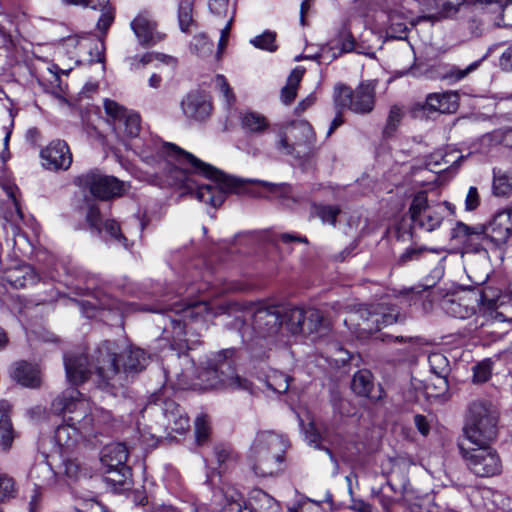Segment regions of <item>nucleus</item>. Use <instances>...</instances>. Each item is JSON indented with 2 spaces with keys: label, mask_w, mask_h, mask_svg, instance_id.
<instances>
[{
  "label": "nucleus",
  "mask_w": 512,
  "mask_h": 512,
  "mask_svg": "<svg viewBox=\"0 0 512 512\" xmlns=\"http://www.w3.org/2000/svg\"><path fill=\"white\" fill-rule=\"evenodd\" d=\"M288 442L272 431L258 432L248 456L253 472L260 477L278 475L282 471Z\"/></svg>",
  "instance_id": "20e7f679"
},
{
  "label": "nucleus",
  "mask_w": 512,
  "mask_h": 512,
  "mask_svg": "<svg viewBox=\"0 0 512 512\" xmlns=\"http://www.w3.org/2000/svg\"><path fill=\"white\" fill-rule=\"evenodd\" d=\"M276 33L272 31H265L261 35L256 36L250 40V43L258 49L275 52L277 45L275 43Z\"/></svg>",
  "instance_id": "79ce46f5"
},
{
  "label": "nucleus",
  "mask_w": 512,
  "mask_h": 512,
  "mask_svg": "<svg viewBox=\"0 0 512 512\" xmlns=\"http://www.w3.org/2000/svg\"><path fill=\"white\" fill-rule=\"evenodd\" d=\"M354 318L362 320V323L358 324L361 332L372 335L384 327L403 322L405 315L401 314L395 305L379 302L359 305L352 313L350 320Z\"/></svg>",
  "instance_id": "1a4fd4ad"
},
{
  "label": "nucleus",
  "mask_w": 512,
  "mask_h": 512,
  "mask_svg": "<svg viewBox=\"0 0 512 512\" xmlns=\"http://www.w3.org/2000/svg\"><path fill=\"white\" fill-rule=\"evenodd\" d=\"M43 167L50 171L67 170L72 164V153L64 140H54L41 150Z\"/></svg>",
  "instance_id": "6ab92c4d"
},
{
  "label": "nucleus",
  "mask_w": 512,
  "mask_h": 512,
  "mask_svg": "<svg viewBox=\"0 0 512 512\" xmlns=\"http://www.w3.org/2000/svg\"><path fill=\"white\" fill-rule=\"evenodd\" d=\"M68 381L73 385L83 384L90 376L88 359L84 354H70L64 357Z\"/></svg>",
  "instance_id": "412c9836"
},
{
  "label": "nucleus",
  "mask_w": 512,
  "mask_h": 512,
  "mask_svg": "<svg viewBox=\"0 0 512 512\" xmlns=\"http://www.w3.org/2000/svg\"><path fill=\"white\" fill-rule=\"evenodd\" d=\"M414 424L418 431L423 435L427 436L430 431V424L424 415L417 414L414 416Z\"/></svg>",
  "instance_id": "0e129e2a"
},
{
  "label": "nucleus",
  "mask_w": 512,
  "mask_h": 512,
  "mask_svg": "<svg viewBox=\"0 0 512 512\" xmlns=\"http://www.w3.org/2000/svg\"><path fill=\"white\" fill-rule=\"evenodd\" d=\"M134 35L143 48H149L163 41L166 34L158 31V23L148 10L141 11L130 23Z\"/></svg>",
  "instance_id": "a211bd4d"
},
{
  "label": "nucleus",
  "mask_w": 512,
  "mask_h": 512,
  "mask_svg": "<svg viewBox=\"0 0 512 512\" xmlns=\"http://www.w3.org/2000/svg\"><path fill=\"white\" fill-rule=\"evenodd\" d=\"M215 84L225 98L227 107L231 108L236 102V96L226 78L221 74L216 75Z\"/></svg>",
  "instance_id": "8fccbe9b"
},
{
  "label": "nucleus",
  "mask_w": 512,
  "mask_h": 512,
  "mask_svg": "<svg viewBox=\"0 0 512 512\" xmlns=\"http://www.w3.org/2000/svg\"><path fill=\"white\" fill-rule=\"evenodd\" d=\"M493 362L491 359H484L473 367V381L484 383L489 380L492 373Z\"/></svg>",
  "instance_id": "de8ad7c7"
},
{
  "label": "nucleus",
  "mask_w": 512,
  "mask_h": 512,
  "mask_svg": "<svg viewBox=\"0 0 512 512\" xmlns=\"http://www.w3.org/2000/svg\"><path fill=\"white\" fill-rule=\"evenodd\" d=\"M341 210L336 205H314V213L324 223L335 225L337 216Z\"/></svg>",
  "instance_id": "37998d69"
},
{
  "label": "nucleus",
  "mask_w": 512,
  "mask_h": 512,
  "mask_svg": "<svg viewBox=\"0 0 512 512\" xmlns=\"http://www.w3.org/2000/svg\"><path fill=\"white\" fill-rule=\"evenodd\" d=\"M150 356L139 347L130 346L122 354L115 342L104 341L94 351L92 363L95 383L105 393L116 398L129 395V384L146 369Z\"/></svg>",
  "instance_id": "f03ea898"
},
{
  "label": "nucleus",
  "mask_w": 512,
  "mask_h": 512,
  "mask_svg": "<svg viewBox=\"0 0 512 512\" xmlns=\"http://www.w3.org/2000/svg\"><path fill=\"white\" fill-rule=\"evenodd\" d=\"M451 239L462 244V254H478L489 257L490 245L486 243L485 230L482 225L469 226L457 221L451 229Z\"/></svg>",
  "instance_id": "2eb2a0df"
},
{
  "label": "nucleus",
  "mask_w": 512,
  "mask_h": 512,
  "mask_svg": "<svg viewBox=\"0 0 512 512\" xmlns=\"http://www.w3.org/2000/svg\"><path fill=\"white\" fill-rule=\"evenodd\" d=\"M105 481L113 486H122L130 475V470L126 465L116 467H106Z\"/></svg>",
  "instance_id": "4c0bfd02"
},
{
  "label": "nucleus",
  "mask_w": 512,
  "mask_h": 512,
  "mask_svg": "<svg viewBox=\"0 0 512 512\" xmlns=\"http://www.w3.org/2000/svg\"><path fill=\"white\" fill-rule=\"evenodd\" d=\"M331 326L327 319L324 318L320 310L315 308L305 309V320L303 321V334L319 337L325 336L330 331Z\"/></svg>",
  "instance_id": "393cba45"
},
{
  "label": "nucleus",
  "mask_w": 512,
  "mask_h": 512,
  "mask_svg": "<svg viewBox=\"0 0 512 512\" xmlns=\"http://www.w3.org/2000/svg\"><path fill=\"white\" fill-rule=\"evenodd\" d=\"M499 66L503 71H512V44L509 45L499 58Z\"/></svg>",
  "instance_id": "e2e57ef3"
},
{
  "label": "nucleus",
  "mask_w": 512,
  "mask_h": 512,
  "mask_svg": "<svg viewBox=\"0 0 512 512\" xmlns=\"http://www.w3.org/2000/svg\"><path fill=\"white\" fill-rule=\"evenodd\" d=\"M74 183L82 189L88 190L92 196L109 200L122 196L128 189L125 182L118 178L102 173L100 170H90L75 178Z\"/></svg>",
  "instance_id": "9b49d317"
},
{
  "label": "nucleus",
  "mask_w": 512,
  "mask_h": 512,
  "mask_svg": "<svg viewBox=\"0 0 512 512\" xmlns=\"http://www.w3.org/2000/svg\"><path fill=\"white\" fill-rule=\"evenodd\" d=\"M448 376H438L434 375V378L430 379V384L428 385V389L432 392V395L435 397H439L444 395L448 391Z\"/></svg>",
  "instance_id": "603ef678"
},
{
  "label": "nucleus",
  "mask_w": 512,
  "mask_h": 512,
  "mask_svg": "<svg viewBox=\"0 0 512 512\" xmlns=\"http://www.w3.org/2000/svg\"><path fill=\"white\" fill-rule=\"evenodd\" d=\"M214 457L218 464V473L225 472L230 464L237 461V456L232 452L230 447L223 444L216 445L213 450Z\"/></svg>",
  "instance_id": "f704fd0d"
},
{
  "label": "nucleus",
  "mask_w": 512,
  "mask_h": 512,
  "mask_svg": "<svg viewBox=\"0 0 512 512\" xmlns=\"http://www.w3.org/2000/svg\"><path fill=\"white\" fill-rule=\"evenodd\" d=\"M459 105L457 92L431 93L426 97L425 107L429 111L440 113H454Z\"/></svg>",
  "instance_id": "b1692460"
},
{
  "label": "nucleus",
  "mask_w": 512,
  "mask_h": 512,
  "mask_svg": "<svg viewBox=\"0 0 512 512\" xmlns=\"http://www.w3.org/2000/svg\"><path fill=\"white\" fill-rule=\"evenodd\" d=\"M457 447L466 467L478 477H493L501 473L502 462L490 444H469L458 440Z\"/></svg>",
  "instance_id": "6e6552de"
},
{
  "label": "nucleus",
  "mask_w": 512,
  "mask_h": 512,
  "mask_svg": "<svg viewBox=\"0 0 512 512\" xmlns=\"http://www.w3.org/2000/svg\"><path fill=\"white\" fill-rule=\"evenodd\" d=\"M101 15L97 21V28L99 31L104 34L108 31L109 27L112 25L115 19V9L113 7L104 8V10H100Z\"/></svg>",
  "instance_id": "5fc2aeb1"
},
{
  "label": "nucleus",
  "mask_w": 512,
  "mask_h": 512,
  "mask_svg": "<svg viewBox=\"0 0 512 512\" xmlns=\"http://www.w3.org/2000/svg\"><path fill=\"white\" fill-rule=\"evenodd\" d=\"M499 415L485 400H474L467 408L462 429L463 439L469 444H490L497 436Z\"/></svg>",
  "instance_id": "39448f33"
},
{
  "label": "nucleus",
  "mask_w": 512,
  "mask_h": 512,
  "mask_svg": "<svg viewBox=\"0 0 512 512\" xmlns=\"http://www.w3.org/2000/svg\"><path fill=\"white\" fill-rule=\"evenodd\" d=\"M194 4L191 0H181L178 4L177 19L181 32L190 34L197 29L198 23L194 18Z\"/></svg>",
  "instance_id": "c756f323"
},
{
  "label": "nucleus",
  "mask_w": 512,
  "mask_h": 512,
  "mask_svg": "<svg viewBox=\"0 0 512 512\" xmlns=\"http://www.w3.org/2000/svg\"><path fill=\"white\" fill-rule=\"evenodd\" d=\"M240 122L244 130L254 134L263 133L269 126L268 120L264 115L253 111L242 113Z\"/></svg>",
  "instance_id": "2f4dec72"
},
{
  "label": "nucleus",
  "mask_w": 512,
  "mask_h": 512,
  "mask_svg": "<svg viewBox=\"0 0 512 512\" xmlns=\"http://www.w3.org/2000/svg\"><path fill=\"white\" fill-rule=\"evenodd\" d=\"M145 409L160 410L163 415L162 425L169 433H185L189 427V417L174 400L164 397L162 392H157L149 397Z\"/></svg>",
  "instance_id": "4468645a"
},
{
  "label": "nucleus",
  "mask_w": 512,
  "mask_h": 512,
  "mask_svg": "<svg viewBox=\"0 0 512 512\" xmlns=\"http://www.w3.org/2000/svg\"><path fill=\"white\" fill-rule=\"evenodd\" d=\"M445 214L443 204L429 203L426 192L417 193L409 207L412 222L411 228L416 227L432 232L440 227Z\"/></svg>",
  "instance_id": "ddd939ff"
},
{
  "label": "nucleus",
  "mask_w": 512,
  "mask_h": 512,
  "mask_svg": "<svg viewBox=\"0 0 512 512\" xmlns=\"http://www.w3.org/2000/svg\"><path fill=\"white\" fill-rule=\"evenodd\" d=\"M132 69H138L154 61V52H147L142 56H131L127 58Z\"/></svg>",
  "instance_id": "bf43d9fd"
},
{
  "label": "nucleus",
  "mask_w": 512,
  "mask_h": 512,
  "mask_svg": "<svg viewBox=\"0 0 512 512\" xmlns=\"http://www.w3.org/2000/svg\"><path fill=\"white\" fill-rule=\"evenodd\" d=\"M190 51L200 58H206L213 52V42H211L205 33L194 35L190 42Z\"/></svg>",
  "instance_id": "c9c22d12"
},
{
  "label": "nucleus",
  "mask_w": 512,
  "mask_h": 512,
  "mask_svg": "<svg viewBox=\"0 0 512 512\" xmlns=\"http://www.w3.org/2000/svg\"><path fill=\"white\" fill-rule=\"evenodd\" d=\"M375 80L362 81L354 90L344 84L334 87L335 108H346L356 114H368L374 109L376 95Z\"/></svg>",
  "instance_id": "9d476101"
},
{
  "label": "nucleus",
  "mask_w": 512,
  "mask_h": 512,
  "mask_svg": "<svg viewBox=\"0 0 512 512\" xmlns=\"http://www.w3.org/2000/svg\"><path fill=\"white\" fill-rule=\"evenodd\" d=\"M8 404L0 403V450L7 452L11 449L15 433L11 419L7 413Z\"/></svg>",
  "instance_id": "cd10ccee"
},
{
  "label": "nucleus",
  "mask_w": 512,
  "mask_h": 512,
  "mask_svg": "<svg viewBox=\"0 0 512 512\" xmlns=\"http://www.w3.org/2000/svg\"><path fill=\"white\" fill-rule=\"evenodd\" d=\"M128 449L123 443L108 445L101 456V463L105 467L126 465Z\"/></svg>",
  "instance_id": "7c9ffc66"
},
{
  "label": "nucleus",
  "mask_w": 512,
  "mask_h": 512,
  "mask_svg": "<svg viewBox=\"0 0 512 512\" xmlns=\"http://www.w3.org/2000/svg\"><path fill=\"white\" fill-rule=\"evenodd\" d=\"M233 354V349L218 352L207 366L198 369L193 385L201 390L231 389L254 393L252 382L236 373L230 361Z\"/></svg>",
  "instance_id": "7ed1b4c3"
},
{
  "label": "nucleus",
  "mask_w": 512,
  "mask_h": 512,
  "mask_svg": "<svg viewBox=\"0 0 512 512\" xmlns=\"http://www.w3.org/2000/svg\"><path fill=\"white\" fill-rule=\"evenodd\" d=\"M279 239L281 242H283L285 244H289L292 242H299V243H303V244L309 243V241L306 237L300 236L297 234H292V233H282L279 235Z\"/></svg>",
  "instance_id": "69168bd1"
},
{
  "label": "nucleus",
  "mask_w": 512,
  "mask_h": 512,
  "mask_svg": "<svg viewBox=\"0 0 512 512\" xmlns=\"http://www.w3.org/2000/svg\"><path fill=\"white\" fill-rule=\"evenodd\" d=\"M86 221L91 229L95 230L98 234L101 233V213L96 205H91L86 214Z\"/></svg>",
  "instance_id": "6e6d98bb"
},
{
  "label": "nucleus",
  "mask_w": 512,
  "mask_h": 512,
  "mask_svg": "<svg viewBox=\"0 0 512 512\" xmlns=\"http://www.w3.org/2000/svg\"><path fill=\"white\" fill-rule=\"evenodd\" d=\"M163 152L174 156L183 165H189L191 172L204 176L213 181L212 184L200 185L194 192V196L201 202L217 208L223 204L228 193L250 194L257 196L248 184H259L266 191L278 198H290L292 187L287 183H272L262 180H243L227 175L216 167L200 160L190 152L179 146L165 142L162 144Z\"/></svg>",
  "instance_id": "f257e3e1"
},
{
  "label": "nucleus",
  "mask_w": 512,
  "mask_h": 512,
  "mask_svg": "<svg viewBox=\"0 0 512 512\" xmlns=\"http://www.w3.org/2000/svg\"><path fill=\"white\" fill-rule=\"evenodd\" d=\"M340 50L342 53H349L355 49V39L350 32L344 31L340 34Z\"/></svg>",
  "instance_id": "680f3d73"
},
{
  "label": "nucleus",
  "mask_w": 512,
  "mask_h": 512,
  "mask_svg": "<svg viewBox=\"0 0 512 512\" xmlns=\"http://www.w3.org/2000/svg\"><path fill=\"white\" fill-rule=\"evenodd\" d=\"M315 134L307 121H292L275 128L274 147L283 156L297 160L310 156Z\"/></svg>",
  "instance_id": "423d86ee"
},
{
  "label": "nucleus",
  "mask_w": 512,
  "mask_h": 512,
  "mask_svg": "<svg viewBox=\"0 0 512 512\" xmlns=\"http://www.w3.org/2000/svg\"><path fill=\"white\" fill-rule=\"evenodd\" d=\"M480 204V196L476 187H470L465 199V209L467 211L475 210Z\"/></svg>",
  "instance_id": "052dcab7"
},
{
  "label": "nucleus",
  "mask_w": 512,
  "mask_h": 512,
  "mask_svg": "<svg viewBox=\"0 0 512 512\" xmlns=\"http://www.w3.org/2000/svg\"><path fill=\"white\" fill-rule=\"evenodd\" d=\"M82 394L73 388L66 389L51 403V410L56 415L75 413L68 418V425L75 430H86L92 425V417L85 414L86 404L80 398Z\"/></svg>",
  "instance_id": "f8f14e48"
},
{
  "label": "nucleus",
  "mask_w": 512,
  "mask_h": 512,
  "mask_svg": "<svg viewBox=\"0 0 512 512\" xmlns=\"http://www.w3.org/2000/svg\"><path fill=\"white\" fill-rule=\"evenodd\" d=\"M444 304L446 306V310L454 317L465 318L474 312L473 308H468L467 306L462 308L455 300H447Z\"/></svg>",
  "instance_id": "13d9d810"
},
{
  "label": "nucleus",
  "mask_w": 512,
  "mask_h": 512,
  "mask_svg": "<svg viewBox=\"0 0 512 512\" xmlns=\"http://www.w3.org/2000/svg\"><path fill=\"white\" fill-rule=\"evenodd\" d=\"M181 109L188 119L203 122L210 117L213 107L208 95L191 91L182 99Z\"/></svg>",
  "instance_id": "aec40b11"
},
{
  "label": "nucleus",
  "mask_w": 512,
  "mask_h": 512,
  "mask_svg": "<svg viewBox=\"0 0 512 512\" xmlns=\"http://www.w3.org/2000/svg\"><path fill=\"white\" fill-rule=\"evenodd\" d=\"M351 389L356 395L372 401L382 399L384 393L380 386L375 387L373 376L368 370H359L354 374L351 381Z\"/></svg>",
  "instance_id": "4be33fe9"
},
{
  "label": "nucleus",
  "mask_w": 512,
  "mask_h": 512,
  "mask_svg": "<svg viewBox=\"0 0 512 512\" xmlns=\"http://www.w3.org/2000/svg\"><path fill=\"white\" fill-rule=\"evenodd\" d=\"M244 505L242 502L237 500L227 501L226 505L221 509L220 512H244Z\"/></svg>",
  "instance_id": "774afa93"
},
{
  "label": "nucleus",
  "mask_w": 512,
  "mask_h": 512,
  "mask_svg": "<svg viewBox=\"0 0 512 512\" xmlns=\"http://www.w3.org/2000/svg\"><path fill=\"white\" fill-rule=\"evenodd\" d=\"M349 508L355 512H372V506L362 499H352Z\"/></svg>",
  "instance_id": "338daca9"
},
{
  "label": "nucleus",
  "mask_w": 512,
  "mask_h": 512,
  "mask_svg": "<svg viewBox=\"0 0 512 512\" xmlns=\"http://www.w3.org/2000/svg\"><path fill=\"white\" fill-rule=\"evenodd\" d=\"M281 320L283 321V326H285L290 333H301L303 332L305 309L281 306Z\"/></svg>",
  "instance_id": "c85d7f7f"
},
{
  "label": "nucleus",
  "mask_w": 512,
  "mask_h": 512,
  "mask_svg": "<svg viewBox=\"0 0 512 512\" xmlns=\"http://www.w3.org/2000/svg\"><path fill=\"white\" fill-rule=\"evenodd\" d=\"M402 118V109L396 105L392 106L387 117L386 125L383 129V135L385 137H392L396 132Z\"/></svg>",
  "instance_id": "a19ab883"
},
{
  "label": "nucleus",
  "mask_w": 512,
  "mask_h": 512,
  "mask_svg": "<svg viewBox=\"0 0 512 512\" xmlns=\"http://www.w3.org/2000/svg\"><path fill=\"white\" fill-rule=\"evenodd\" d=\"M435 3L442 16L450 17L458 12L466 0H436Z\"/></svg>",
  "instance_id": "3c124183"
},
{
  "label": "nucleus",
  "mask_w": 512,
  "mask_h": 512,
  "mask_svg": "<svg viewBox=\"0 0 512 512\" xmlns=\"http://www.w3.org/2000/svg\"><path fill=\"white\" fill-rule=\"evenodd\" d=\"M430 371L433 375L448 376L450 366L448 359L441 353H432L428 357Z\"/></svg>",
  "instance_id": "ea45409f"
},
{
  "label": "nucleus",
  "mask_w": 512,
  "mask_h": 512,
  "mask_svg": "<svg viewBox=\"0 0 512 512\" xmlns=\"http://www.w3.org/2000/svg\"><path fill=\"white\" fill-rule=\"evenodd\" d=\"M103 227L105 232L111 237L112 240L124 248L129 247L128 239L122 233L120 224L117 221L113 219L106 220L103 224Z\"/></svg>",
  "instance_id": "c03bdc74"
},
{
  "label": "nucleus",
  "mask_w": 512,
  "mask_h": 512,
  "mask_svg": "<svg viewBox=\"0 0 512 512\" xmlns=\"http://www.w3.org/2000/svg\"><path fill=\"white\" fill-rule=\"evenodd\" d=\"M266 384L269 389L276 393H285L289 388V378L281 373H273L268 376Z\"/></svg>",
  "instance_id": "09e8293b"
},
{
  "label": "nucleus",
  "mask_w": 512,
  "mask_h": 512,
  "mask_svg": "<svg viewBox=\"0 0 512 512\" xmlns=\"http://www.w3.org/2000/svg\"><path fill=\"white\" fill-rule=\"evenodd\" d=\"M330 401L334 412L341 416H352L356 413V407L336 391L331 393Z\"/></svg>",
  "instance_id": "58836bf2"
},
{
  "label": "nucleus",
  "mask_w": 512,
  "mask_h": 512,
  "mask_svg": "<svg viewBox=\"0 0 512 512\" xmlns=\"http://www.w3.org/2000/svg\"><path fill=\"white\" fill-rule=\"evenodd\" d=\"M209 424L206 416H198L195 420V435L198 444L204 443L209 436Z\"/></svg>",
  "instance_id": "864d4df0"
},
{
  "label": "nucleus",
  "mask_w": 512,
  "mask_h": 512,
  "mask_svg": "<svg viewBox=\"0 0 512 512\" xmlns=\"http://www.w3.org/2000/svg\"><path fill=\"white\" fill-rule=\"evenodd\" d=\"M208 304L206 302L194 303H173L160 309L144 308L150 312H174L175 316H167L169 326L172 329L174 341L183 342L188 349H192L194 345L199 344L198 339L186 337L191 329L192 322H205V314L208 312Z\"/></svg>",
  "instance_id": "0eeeda50"
},
{
  "label": "nucleus",
  "mask_w": 512,
  "mask_h": 512,
  "mask_svg": "<svg viewBox=\"0 0 512 512\" xmlns=\"http://www.w3.org/2000/svg\"><path fill=\"white\" fill-rule=\"evenodd\" d=\"M481 225L484 227L486 243L490 245V249L501 248L512 235V207L496 212L488 223Z\"/></svg>",
  "instance_id": "f3484780"
},
{
  "label": "nucleus",
  "mask_w": 512,
  "mask_h": 512,
  "mask_svg": "<svg viewBox=\"0 0 512 512\" xmlns=\"http://www.w3.org/2000/svg\"><path fill=\"white\" fill-rule=\"evenodd\" d=\"M283 327L280 305L259 304L252 311V329L255 337L274 338Z\"/></svg>",
  "instance_id": "dca6fc26"
},
{
  "label": "nucleus",
  "mask_w": 512,
  "mask_h": 512,
  "mask_svg": "<svg viewBox=\"0 0 512 512\" xmlns=\"http://www.w3.org/2000/svg\"><path fill=\"white\" fill-rule=\"evenodd\" d=\"M305 73V69L297 67L291 71L287 78L286 85L281 90V100L288 105L294 101L297 95V88Z\"/></svg>",
  "instance_id": "72a5a7b5"
},
{
  "label": "nucleus",
  "mask_w": 512,
  "mask_h": 512,
  "mask_svg": "<svg viewBox=\"0 0 512 512\" xmlns=\"http://www.w3.org/2000/svg\"><path fill=\"white\" fill-rule=\"evenodd\" d=\"M119 132H123L128 137H136L140 131V116L135 112H129L126 117L120 121L114 128Z\"/></svg>",
  "instance_id": "e433bc0d"
},
{
  "label": "nucleus",
  "mask_w": 512,
  "mask_h": 512,
  "mask_svg": "<svg viewBox=\"0 0 512 512\" xmlns=\"http://www.w3.org/2000/svg\"><path fill=\"white\" fill-rule=\"evenodd\" d=\"M447 158V155H443L442 152L438 151V152H435L433 154H431L427 159H426V166L429 167L430 169L432 168H438L439 171H442V170H445L450 161L446 159Z\"/></svg>",
  "instance_id": "4d7b16f0"
},
{
  "label": "nucleus",
  "mask_w": 512,
  "mask_h": 512,
  "mask_svg": "<svg viewBox=\"0 0 512 512\" xmlns=\"http://www.w3.org/2000/svg\"><path fill=\"white\" fill-rule=\"evenodd\" d=\"M493 194L498 197H507L512 194V171L501 169L493 170Z\"/></svg>",
  "instance_id": "473e14b6"
},
{
  "label": "nucleus",
  "mask_w": 512,
  "mask_h": 512,
  "mask_svg": "<svg viewBox=\"0 0 512 512\" xmlns=\"http://www.w3.org/2000/svg\"><path fill=\"white\" fill-rule=\"evenodd\" d=\"M4 279L14 288H23L35 283L37 276L30 265H21L5 271Z\"/></svg>",
  "instance_id": "bb28decb"
},
{
  "label": "nucleus",
  "mask_w": 512,
  "mask_h": 512,
  "mask_svg": "<svg viewBox=\"0 0 512 512\" xmlns=\"http://www.w3.org/2000/svg\"><path fill=\"white\" fill-rule=\"evenodd\" d=\"M11 375L15 381L25 387L38 388L41 384L38 367L26 361L17 362Z\"/></svg>",
  "instance_id": "a878e982"
},
{
  "label": "nucleus",
  "mask_w": 512,
  "mask_h": 512,
  "mask_svg": "<svg viewBox=\"0 0 512 512\" xmlns=\"http://www.w3.org/2000/svg\"><path fill=\"white\" fill-rule=\"evenodd\" d=\"M104 109H105L106 114L109 117H111V119L113 121L114 128L130 112V111H127L124 107L120 106L117 102L110 100V99H106L104 101Z\"/></svg>",
  "instance_id": "49530a36"
},
{
  "label": "nucleus",
  "mask_w": 512,
  "mask_h": 512,
  "mask_svg": "<svg viewBox=\"0 0 512 512\" xmlns=\"http://www.w3.org/2000/svg\"><path fill=\"white\" fill-rule=\"evenodd\" d=\"M485 58L486 55L482 59L471 63L464 69L454 65L439 64L432 67L430 73L433 78L447 80L449 82H457L464 79L471 72L475 71L479 67L482 60Z\"/></svg>",
  "instance_id": "5701e85b"
},
{
  "label": "nucleus",
  "mask_w": 512,
  "mask_h": 512,
  "mask_svg": "<svg viewBox=\"0 0 512 512\" xmlns=\"http://www.w3.org/2000/svg\"><path fill=\"white\" fill-rule=\"evenodd\" d=\"M16 492L14 479L8 474H0V503L15 498Z\"/></svg>",
  "instance_id": "a18cd8bd"
}]
</instances>
